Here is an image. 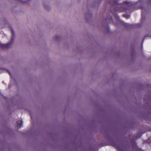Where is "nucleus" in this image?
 <instances>
[{
	"label": "nucleus",
	"mask_w": 151,
	"mask_h": 151,
	"mask_svg": "<svg viewBox=\"0 0 151 151\" xmlns=\"http://www.w3.org/2000/svg\"><path fill=\"white\" fill-rule=\"evenodd\" d=\"M11 31L12 34V37L10 42L5 44H3L0 43V47L4 48L9 47L10 46V45L12 43L14 40L15 35L14 31L12 29H11Z\"/></svg>",
	"instance_id": "1"
},
{
	"label": "nucleus",
	"mask_w": 151,
	"mask_h": 151,
	"mask_svg": "<svg viewBox=\"0 0 151 151\" xmlns=\"http://www.w3.org/2000/svg\"><path fill=\"white\" fill-rule=\"evenodd\" d=\"M9 74L10 75V73H9Z\"/></svg>",
	"instance_id": "7"
},
{
	"label": "nucleus",
	"mask_w": 151,
	"mask_h": 151,
	"mask_svg": "<svg viewBox=\"0 0 151 151\" xmlns=\"http://www.w3.org/2000/svg\"><path fill=\"white\" fill-rule=\"evenodd\" d=\"M21 1L23 3H25V1Z\"/></svg>",
	"instance_id": "6"
},
{
	"label": "nucleus",
	"mask_w": 151,
	"mask_h": 151,
	"mask_svg": "<svg viewBox=\"0 0 151 151\" xmlns=\"http://www.w3.org/2000/svg\"><path fill=\"white\" fill-rule=\"evenodd\" d=\"M112 4L114 5H118L119 4L116 1H114L112 3Z\"/></svg>",
	"instance_id": "4"
},
{
	"label": "nucleus",
	"mask_w": 151,
	"mask_h": 151,
	"mask_svg": "<svg viewBox=\"0 0 151 151\" xmlns=\"http://www.w3.org/2000/svg\"><path fill=\"white\" fill-rule=\"evenodd\" d=\"M16 123L17 124V127H18L20 128L22 126L23 122L22 120L17 121L16 122Z\"/></svg>",
	"instance_id": "2"
},
{
	"label": "nucleus",
	"mask_w": 151,
	"mask_h": 151,
	"mask_svg": "<svg viewBox=\"0 0 151 151\" xmlns=\"http://www.w3.org/2000/svg\"><path fill=\"white\" fill-rule=\"evenodd\" d=\"M124 5H126L127 6H129V3H127V2H124V4H123Z\"/></svg>",
	"instance_id": "5"
},
{
	"label": "nucleus",
	"mask_w": 151,
	"mask_h": 151,
	"mask_svg": "<svg viewBox=\"0 0 151 151\" xmlns=\"http://www.w3.org/2000/svg\"><path fill=\"white\" fill-rule=\"evenodd\" d=\"M123 16L127 19L129 18L130 17V15L128 14H123Z\"/></svg>",
	"instance_id": "3"
}]
</instances>
